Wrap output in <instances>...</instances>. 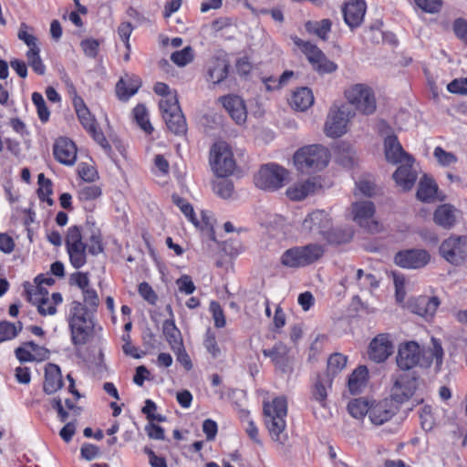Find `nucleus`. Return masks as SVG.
Returning <instances> with one entry per match:
<instances>
[{
    "label": "nucleus",
    "mask_w": 467,
    "mask_h": 467,
    "mask_svg": "<svg viewBox=\"0 0 467 467\" xmlns=\"http://www.w3.org/2000/svg\"><path fill=\"white\" fill-rule=\"evenodd\" d=\"M331 21L329 19H323L321 21L307 23V28L310 32L315 33L322 39H326L328 32L331 29Z\"/></svg>",
    "instance_id": "nucleus-53"
},
{
    "label": "nucleus",
    "mask_w": 467,
    "mask_h": 467,
    "mask_svg": "<svg viewBox=\"0 0 467 467\" xmlns=\"http://www.w3.org/2000/svg\"><path fill=\"white\" fill-rule=\"evenodd\" d=\"M348 358L340 353L331 355L327 360V372L331 375H337L347 366Z\"/></svg>",
    "instance_id": "nucleus-50"
},
{
    "label": "nucleus",
    "mask_w": 467,
    "mask_h": 467,
    "mask_svg": "<svg viewBox=\"0 0 467 467\" xmlns=\"http://www.w3.org/2000/svg\"><path fill=\"white\" fill-rule=\"evenodd\" d=\"M173 202L180 208L185 217L196 227L205 232L208 236L214 240L213 234V218L206 212L201 213V220L196 218L195 213L192 205H190L185 200L173 196Z\"/></svg>",
    "instance_id": "nucleus-19"
},
{
    "label": "nucleus",
    "mask_w": 467,
    "mask_h": 467,
    "mask_svg": "<svg viewBox=\"0 0 467 467\" xmlns=\"http://www.w3.org/2000/svg\"><path fill=\"white\" fill-rule=\"evenodd\" d=\"M384 154L386 161L391 164L413 163L414 159L404 151L395 135H389L384 139Z\"/></svg>",
    "instance_id": "nucleus-24"
},
{
    "label": "nucleus",
    "mask_w": 467,
    "mask_h": 467,
    "mask_svg": "<svg viewBox=\"0 0 467 467\" xmlns=\"http://www.w3.org/2000/svg\"><path fill=\"white\" fill-rule=\"evenodd\" d=\"M203 346L213 358H218L222 356L223 352L218 345L215 334L211 329H208L205 333Z\"/></svg>",
    "instance_id": "nucleus-48"
},
{
    "label": "nucleus",
    "mask_w": 467,
    "mask_h": 467,
    "mask_svg": "<svg viewBox=\"0 0 467 467\" xmlns=\"http://www.w3.org/2000/svg\"><path fill=\"white\" fill-rule=\"evenodd\" d=\"M350 216L358 226L368 233L374 234L380 230V225L375 218V206L370 201L353 202Z\"/></svg>",
    "instance_id": "nucleus-12"
},
{
    "label": "nucleus",
    "mask_w": 467,
    "mask_h": 467,
    "mask_svg": "<svg viewBox=\"0 0 467 467\" xmlns=\"http://www.w3.org/2000/svg\"><path fill=\"white\" fill-rule=\"evenodd\" d=\"M377 192L376 185L370 176H362L356 182L354 194L356 196L371 197Z\"/></svg>",
    "instance_id": "nucleus-41"
},
{
    "label": "nucleus",
    "mask_w": 467,
    "mask_h": 467,
    "mask_svg": "<svg viewBox=\"0 0 467 467\" xmlns=\"http://www.w3.org/2000/svg\"><path fill=\"white\" fill-rule=\"evenodd\" d=\"M210 164L218 177L231 175L236 168V162L230 145L224 141L214 143L210 150Z\"/></svg>",
    "instance_id": "nucleus-9"
},
{
    "label": "nucleus",
    "mask_w": 467,
    "mask_h": 467,
    "mask_svg": "<svg viewBox=\"0 0 467 467\" xmlns=\"http://www.w3.org/2000/svg\"><path fill=\"white\" fill-rule=\"evenodd\" d=\"M368 381V370L365 366H358L348 376V389L351 394L364 391Z\"/></svg>",
    "instance_id": "nucleus-32"
},
{
    "label": "nucleus",
    "mask_w": 467,
    "mask_h": 467,
    "mask_svg": "<svg viewBox=\"0 0 467 467\" xmlns=\"http://www.w3.org/2000/svg\"><path fill=\"white\" fill-rule=\"evenodd\" d=\"M140 78L134 77L126 76L122 78L117 84L116 91L118 97L122 100L129 99L131 96L137 93L140 87Z\"/></svg>",
    "instance_id": "nucleus-35"
},
{
    "label": "nucleus",
    "mask_w": 467,
    "mask_h": 467,
    "mask_svg": "<svg viewBox=\"0 0 467 467\" xmlns=\"http://www.w3.org/2000/svg\"><path fill=\"white\" fill-rule=\"evenodd\" d=\"M67 322L70 332L72 345L87 344L94 333V318L87 307L78 301H73L67 312Z\"/></svg>",
    "instance_id": "nucleus-2"
},
{
    "label": "nucleus",
    "mask_w": 467,
    "mask_h": 467,
    "mask_svg": "<svg viewBox=\"0 0 467 467\" xmlns=\"http://www.w3.org/2000/svg\"><path fill=\"white\" fill-rule=\"evenodd\" d=\"M350 112L343 106H333L327 117L324 132L327 137L339 138L348 131Z\"/></svg>",
    "instance_id": "nucleus-14"
},
{
    "label": "nucleus",
    "mask_w": 467,
    "mask_h": 467,
    "mask_svg": "<svg viewBox=\"0 0 467 467\" xmlns=\"http://www.w3.org/2000/svg\"><path fill=\"white\" fill-rule=\"evenodd\" d=\"M210 312L212 313L213 319L214 321V326L218 328L224 327L226 325L225 317L223 311V308L219 305V303L215 301H212L209 306Z\"/></svg>",
    "instance_id": "nucleus-56"
},
{
    "label": "nucleus",
    "mask_w": 467,
    "mask_h": 467,
    "mask_svg": "<svg viewBox=\"0 0 467 467\" xmlns=\"http://www.w3.org/2000/svg\"><path fill=\"white\" fill-rule=\"evenodd\" d=\"M433 157L441 167H452L458 162V157L451 151H447L441 146L435 147Z\"/></svg>",
    "instance_id": "nucleus-44"
},
{
    "label": "nucleus",
    "mask_w": 467,
    "mask_h": 467,
    "mask_svg": "<svg viewBox=\"0 0 467 467\" xmlns=\"http://www.w3.org/2000/svg\"><path fill=\"white\" fill-rule=\"evenodd\" d=\"M332 221L329 215L322 210H317L309 213L302 223V230L306 233L322 235L331 244L347 243L352 238V232L346 231L342 236H337L330 233Z\"/></svg>",
    "instance_id": "nucleus-7"
},
{
    "label": "nucleus",
    "mask_w": 467,
    "mask_h": 467,
    "mask_svg": "<svg viewBox=\"0 0 467 467\" xmlns=\"http://www.w3.org/2000/svg\"><path fill=\"white\" fill-rule=\"evenodd\" d=\"M213 190L217 195L221 196L222 198L227 199L231 197L234 191V187L230 182L221 181L214 184Z\"/></svg>",
    "instance_id": "nucleus-62"
},
{
    "label": "nucleus",
    "mask_w": 467,
    "mask_h": 467,
    "mask_svg": "<svg viewBox=\"0 0 467 467\" xmlns=\"http://www.w3.org/2000/svg\"><path fill=\"white\" fill-rule=\"evenodd\" d=\"M32 101L36 108L38 118L42 122H47L49 119L50 112L46 105L43 96L38 92L32 94Z\"/></svg>",
    "instance_id": "nucleus-54"
},
{
    "label": "nucleus",
    "mask_w": 467,
    "mask_h": 467,
    "mask_svg": "<svg viewBox=\"0 0 467 467\" xmlns=\"http://www.w3.org/2000/svg\"><path fill=\"white\" fill-rule=\"evenodd\" d=\"M438 186L435 182L427 175H424L419 182L417 198L421 202H432L437 195Z\"/></svg>",
    "instance_id": "nucleus-36"
},
{
    "label": "nucleus",
    "mask_w": 467,
    "mask_h": 467,
    "mask_svg": "<svg viewBox=\"0 0 467 467\" xmlns=\"http://www.w3.org/2000/svg\"><path fill=\"white\" fill-rule=\"evenodd\" d=\"M441 255L452 265H460L467 255V237L451 236L440 246Z\"/></svg>",
    "instance_id": "nucleus-18"
},
{
    "label": "nucleus",
    "mask_w": 467,
    "mask_h": 467,
    "mask_svg": "<svg viewBox=\"0 0 467 467\" xmlns=\"http://www.w3.org/2000/svg\"><path fill=\"white\" fill-rule=\"evenodd\" d=\"M370 401L366 398L353 399L348 403V411L353 418L363 420L368 416Z\"/></svg>",
    "instance_id": "nucleus-38"
},
{
    "label": "nucleus",
    "mask_w": 467,
    "mask_h": 467,
    "mask_svg": "<svg viewBox=\"0 0 467 467\" xmlns=\"http://www.w3.org/2000/svg\"><path fill=\"white\" fill-rule=\"evenodd\" d=\"M393 342L389 334H379L369 343L368 358L374 362L385 361L393 353Z\"/></svg>",
    "instance_id": "nucleus-22"
},
{
    "label": "nucleus",
    "mask_w": 467,
    "mask_h": 467,
    "mask_svg": "<svg viewBox=\"0 0 467 467\" xmlns=\"http://www.w3.org/2000/svg\"><path fill=\"white\" fill-rule=\"evenodd\" d=\"M314 103V95L308 88H299L292 92L289 99L290 106L298 111H305Z\"/></svg>",
    "instance_id": "nucleus-31"
},
{
    "label": "nucleus",
    "mask_w": 467,
    "mask_h": 467,
    "mask_svg": "<svg viewBox=\"0 0 467 467\" xmlns=\"http://www.w3.org/2000/svg\"><path fill=\"white\" fill-rule=\"evenodd\" d=\"M78 172L80 178L85 182H94L98 177L95 168L88 163H80L78 168Z\"/></svg>",
    "instance_id": "nucleus-60"
},
{
    "label": "nucleus",
    "mask_w": 467,
    "mask_h": 467,
    "mask_svg": "<svg viewBox=\"0 0 467 467\" xmlns=\"http://www.w3.org/2000/svg\"><path fill=\"white\" fill-rule=\"evenodd\" d=\"M443 359V349L440 341L431 338V347L421 351L420 347L414 341H409L399 347L396 358L397 365L403 370H410L415 366L429 368L431 365L439 370Z\"/></svg>",
    "instance_id": "nucleus-1"
},
{
    "label": "nucleus",
    "mask_w": 467,
    "mask_h": 467,
    "mask_svg": "<svg viewBox=\"0 0 467 467\" xmlns=\"http://www.w3.org/2000/svg\"><path fill=\"white\" fill-rule=\"evenodd\" d=\"M412 164L413 163L401 164L393 173V179L397 186L403 192L411 190L417 180V171Z\"/></svg>",
    "instance_id": "nucleus-28"
},
{
    "label": "nucleus",
    "mask_w": 467,
    "mask_h": 467,
    "mask_svg": "<svg viewBox=\"0 0 467 467\" xmlns=\"http://www.w3.org/2000/svg\"><path fill=\"white\" fill-rule=\"evenodd\" d=\"M144 452L148 456L149 464L150 467H167L165 458L157 455L150 448L145 447Z\"/></svg>",
    "instance_id": "nucleus-64"
},
{
    "label": "nucleus",
    "mask_w": 467,
    "mask_h": 467,
    "mask_svg": "<svg viewBox=\"0 0 467 467\" xmlns=\"http://www.w3.org/2000/svg\"><path fill=\"white\" fill-rule=\"evenodd\" d=\"M354 282L360 290H370L378 286L379 282L376 276L370 272L362 269L354 270Z\"/></svg>",
    "instance_id": "nucleus-40"
},
{
    "label": "nucleus",
    "mask_w": 467,
    "mask_h": 467,
    "mask_svg": "<svg viewBox=\"0 0 467 467\" xmlns=\"http://www.w3.org/2000/svg\"><path fill=\"white\" fill-rule=\"evenodd\" d=\"M22 329V324L18 322L16 325L10 322L0 323V342L14 338Z\"/></svg>",
    "instance_id": "nucleus-52"
},
{
    "label": "nucleus",
    "mask_w": 467,
    "mask_h": 467,
    "mask_svg": "<svg viewBox=\"0 0 467 467\" xmlns=\"http://www.w3.org/2000/svg\"><path fill=\"white\" fill-rule=\"evenodd\" d=\"M396 414V408L389 400H381L370 401L368 411V419L371 425L380 426L391 420Z\"/></svg>",
    "instance_id": "nucleus-21"
},
{
    "label": "nucleus",
    "mask_w": 467,
    "mask_h": 467,
    "mask_svg": "<svg viewBox=\"0 0 467 467\" xmlns=\"http://www.w3.org/2000/svg\"><path fill=\"white\" fill-rule=\"evenodd\" d=\"M162 331L171 348H180L182 346L181 332L173 319H167L162 324Z\"/></svg>",
    "instance_id": "nucleus-39"
},
{
    "label": "nucleus",
    "mask_w": 467,
    "mask_h": 467,
    "mask_svg": "<svg viewBox=\"0 0 467 467\" xmlns=\"http://www.w3.org/2000/svg\"><path fill=\"white\" fill-rule=\"evenodd\" d=\"M17 36L29 49L38 47L37 38L30 32V27L24 23L20 25Z\"/></svg>",
    "instance_id": "nucleus-55"
},
{
    "label": "nucleus",
    "mask_w": 467,
    "mask_h": 467,
    "mask_svg": "<svg viewBox=\"0 0 467 467\" xmlns=\"http://www.w3.org/2000/svg\"><path fill=\"white\" fill-rule=\"evenodd\" d=\"M154 91L163 97L160 101V109L169 130L175 134L184 133L186 122L176 94L171 92L169 87L162 82L154 85Z\"/></svg>",
    "instance_id": "nucleus-5"
},
{
    "label": "nucleus",
    "mask_w": 467,
    "mask_h": 467,
    "mask_svg": "<svg viewBox=\"0 0 467 467\" xmlns=\"http://www.w3.org/2000/svg\"><path fill=\"white\" fill-rule=\"evenodd\" d=\"M293 40L296 46L305 54L313 68L319 74H331L337 69V65L327 59L317 46L298 37H294Z\"/></svg>",
    "instance_id": "nucleus-11"
},
{
    "label": "nucleus",
    "mask_w": 467,
    "mask_h": 467,
    "mask_svg": "<svg viewBox=\"0 0 467 467\" xmlns=\"http://www.w3.org/2000/svg\"><path fill=\"white\" fill-rule=\"evenodd\" d=\"M133 115L137 124L145 133L150 134L152 132L153 127L149 120L145 106L137 105L133 109Z\"/></svg>",
    "instance_id": "nucleus-47"
},
{
    "label": "nucleus",
    "mask_w": 467,
    "mask_h": 467,
    "mask_svg": "<svg viewBox=\"0 0 467 467\" xmlns=\"http://www.w3.org/2000/svg\"><path fill=\"white\" fill-rule=\"evenodd\" d=\"M265 423L272 440L279 445L287 441L285 432L287 401L285 397H276L272 401L264 403Z\"/></svg>",
    "instance_id": "nucleus-4"
},
{
    "label": "nucleus",
    "mask_w": 467,
    "mask_h": 467,
    "mask_svg": "<svg viewBox=\"0 0 467 467\" xmlns=\"http://www.w3.org/2000/svg\"><path fill=\"white\" fill-rule=\"evenodd\" d=\"M330 388V383L327 380L317 379L312 388V399L317 401L321 407H326L327 390Z\"/></svg>",
    "instance_id": "nucleus-46"
},
{
    "label": "nucleus",
    "mask_w": 467,
    "mask_h": 467,
    "mask_svg": "<svg viewBox=\"0 0 467 467\" xmlns=\"http://www.w3.org/2000/svg\"><path fill=\"white\" fill-rule=\"evenodd\" d=\"M39 53V47L30 48L26 52V56L27 58L28 65L32 67V69L39 75H44L46 71V67L40 57Z\"/></svg>",
    "instance_id": "nucleus-49"
},
{
    "label": "nucleus",
    "mask_w": 467,
    "mask_h": 467,
    "mask_svg": "<svg viewBox=\"0 0 467 467\" xmlns=\"http://www.w3.org/2000/svg\"><path fill=\"white\" fill-rule=\"evenodd\" d=\"M431 261V254L424 249H408L398 252L394 263L405 269H420Z\"/></svg>",
    "instance_id": "nucleus-20"
},
{
    "label": "nucleus",
    "mask_w": 467,
    "mask_h": 467,
    "mask_svg": "<svg viewBox=\"0 0 467 467\" xmlns=\"http://www.w3.org/2000/svg\"><path fill=\"white\" fill-rule=\"evenodd\" d=\"M63 402L65 403L66 408L73 411L75 414L78 413V409L76 406L75 400H71L69 399L55 398L52 401L53 407L57 410L58 416L62 421H65L68 417V412L64 408Z\"/></svg>",
    "instance_id": "nucleus-45"
},
{
    "label": "nucleus",
    "mask_w": 467,
    "mask_h": 467,
    "mask_svg": "<svg viewBox=\"0 0 467 467\" xmlns=\"http://www.w3.org/2000/svg\"><path fill=\"white\" fill-rule=\"evenodd\" d=\"M38 183V197L41 201L46 202L49 206L54 203L53 199L51 198L53 190H52V182L46 178L43 173H40L37 178Z\"/></svg>",
    "instance_id": "nucleus-43"
},
{
    "label": "nucleus",
    "mask_w": 467,
    "mask_h": 467,
    "mask_svg": "<svg viewBox=\"0 0 467 467\" xmlns=\"http://www.w3.org/2000/svg\"><path fill=\"white\" fill-rule=\"evenodd\" d=\"M27 298L29 302L37 307L42 316H53L57 313V306L63 301L60 293H53L49 296L46 288H31L27 290Z\"/></svg>",
    "instance_id": "nucleus-15"
},
{
    "label": "nucleus",
    "mask_w": 467,
    "mask_h": 467,
    "mask_svg": "<svg viewBox=\"0 0 467 467\" xmlns=\"http://www.w3.org/2000/svg\"><path fill=\"white\" fill-rule=\"evenodd\" d=\"M459 213L454 206L445 203L437 207L433 213V220L436 224L448 229L455 224Z\"/></svg>",
    "instance_id": "nucleus-29"
},
{
    "label": "nucleus",
    "mask_w": 467,
    "mask_h": 467,
    "mask_svg": "<svg viewBox=\"0 0 467 467\" xmlns=\"http://www.w3.org/2000/svg\"><path fill=\"white\" fill-rule=\"evenodd\" d=\"M53 154L59 163L72 166L77 160V147L68 138L60 137L53 145Z\"/></svg>",
    "instance_id": "nucleus-25"
},
{
    "label": "nucleus",
    "mask_w": 467,
    "mask_h": 467,
    "mask_svg": "<svg viewBox=\"0 0 467 467\" xmlns=\"http://www.w3.org/2000/svg\"><path fill=\"white\" fill-rule=\"evenodd\" d=\"M441 302L436 296H420L411 306V310L419 316L433 317Z\"/></svg>",
    "instance_id": "nucleus-34"
},
{
    "label": "nucleus",
    "mask_w": 467,
    "mask_h": 467,
    "mask_svg": "<svg viewBox=\"0 0 467 467\" xmlns=\"http://www.w3.org/2000/svg\"><path fill=\"white\" fill-rule=\"evenodd\" d=\"M336 161L338 164L347 169H353L358 164V157L355 149L346 143H340L337 148Z\"/></svg>",
    "instance_id": "nucleus-33"
},
{
    "label": "nucleus",
    "mask_w": 467,
    "mask_h": 467,
    "mask_svg": "<svg viewBox=\"0 0 467 467\" xmlns=\"http://www.w3.org/2000/svg\"><path fill=\"white\" fill-rule=\"evenodd\" d=\"M342 13L345 23L350 28L358 27L364 19L366 4L363 0H346Z\"/></svg>",
    "instance_id": "nucleus-26"
},
{
    "label": "nucleus",
    "mask_w": 467,
    "mask_h": 467,
    "mask_svg": "<svg viewBox=\"0 0 467 467\" xmlns=\"http://www.w3.org/2000/svg\"><path fill=\"white\" fill-rule=\"evenodd\" d=\"M133 31V26L130 22H122L117 29L119 39L124 43L126 49H130V37Z\"/></svg>",
    "instance_id": "nucleus-58"
},
{
    "label": "nucleus",
    "mask_w": 467,
    "mask_h": 467,
    "mask_svg": "<svg viewBox=\"0 0 467 467\" xmlns=\"http://www.w3.org/2000/svg\"><path fill=\"white\" fill-rule=\"evenodd\" d=\"M346 102L356 113L370 116L377 110V99L373 88L366 83H352L344 88Z\"/></svg>",
    "instance_id": "nucleus-6"
},
{
    "label": "nucleus",
    "mask_w": 467,
    "mask_h": 467,
    "mask_svg": "<svg viewBox=\"0 0 467 467\" xmlns=\"http://www.w3.org/2000/svg\"><path fill=\"white\" fill-rule=\"evenodd\" d=\"M67 250L71 265L75 268L82 267L87 261L86 245L82 243V236L78 227H69L66 239Z\"/></svg>",
    "instance_id": "nucleus-17"
},
{
    "label": "nucleus",
    "mask_w": 467,
    "mask_h": 467,
    "mask_svg": "<svg viewBox=\"0 0 467 467\" xmlns=\"http://www.w3.org/2000/svg\"><path fill=\"white\" fill-rule=\"evenodd\" d=\"M16 243L14 239L5 233H0V251L10 254L15 251Z\"/></svg>",
    "instance_id": "nucleus-63"
},
{
    "label": "nucleus",
    "mask_w": 467,
    "mask_h": 467,
    "mask_svg": "<svg viewBox=\"0 0 467 467\" xmlns=\"http://www.w3.org/2000/svg\"><path fill=\"white\" fill-rule=\"evenodd\" d=\"M393 285L395 288V298L397 303L402 304L410 288V282L405 276L399 273H392Z\"/></svg>",
    "instance_id": "nucleus-42"
},
{
    "label": "nucleus",
    "mask_w": 467,
    "mask_h": 467,
    "mask_svg": "<svg viewBox=\"0 0 467 467\" xmlns=\"http://www.w3.org/2000/svg\"><path fill=\"white\" fill-rule=\"evenodd\" d=\"M418 378L413 372H402L398 374L390 389L391 399L399 403L409 400L418 389Z\"/></svg>",
    "instance_id": "nucleus-16"
},
{
    "label": "nucleus",
    "mask_w": 467,
    "mask_h": 467,
    "mask_svg": "<svg viewBox=\"0 0 467 467\" xmlns=\"http://www.w3.org/2000/svg\"><path fill=\"white\" fill-rule=\"evenodd\" d=\"M416 5L427 13H437L441 10V0H415Z\"/></svg>",
    "instance_id": "nucleus-61"
},
{
    "label": "nucleus",
    "mask_w": 467,
    "mask_h": 467,
    "mask_svg": "<svg viewBox=\"0 0 467 467\" xmlns=\"http://www.w3.org/2000/svg\"><path fill=\"white\" fill-rule=\"evenodd\" d=\"M319 187L316 179L308 178L290 184L285 190V195L293 202H299L316 192Z\"/></svg>",
    "instance_id": "nucleus-27"
},
{
    "label": "nucleus",
    "mask_w": 467,
    "mask_h": 467,
    "mask_svg": "<svg viewBox=\"0 0 467 467\" xmlns=\"http://www.w3.org/2000/svg\"><path fill=\"white\" fill-rule=\"evenodd\" d=\"M322 254L323 249L317 244L296 246L282 254L281 263L290 268L304 267L319 259Z\"/></svg>",
    "instance_id": "nucleus-10"
},
{
    "label": "nucleus",
    "mask_w": 467,
    "mask_h": 467,
    "mask_svg": "<svg viewBox=\"0 0 467 467\" xmlns=\"http://www.w3.org/2000/svg\"><path fill=\"white\" fill-rule=\"evenodd\" d=\"M331 159L329 150L321 144H310L298 149L293 155V164L301 173H315L326 169Z\"/></svg>",
    "instance_id": "nucleus-3"
},
{
    "label": "nucleus",
    "mask_w": 467,
    "mask_h": 467,
    "mask_svg": "<svg viewBox=\"0 0 467 467\" xmlns=\"http://www.w3.org/2000/svg\"><path fill=\"white\" fill-rule=\"evenodd\" d=\"M101 195V190L97 185H87L82 187L78 192L80 201H92Z\"/></svg>",
    "instance_id": "nucleus-57"
},
{
    "label": "nucleus",
    "mask_w": 467,
    "mask_h": 467,
    "mask_svg": "<svg viewBox=\"0 0 467 467\" xmlns=\"http://www.w3.org/2000/svg\"><path fill=\"white\" fill-rule=\"evenodd\" d=\"M176 285L178 290L185 295H192L196 289L192 278L187 275H183L178 278L176 280Z\"/></svg>",
    "instance_id": "nucleus-59"
},
{
    "label": "nucleus",
    "mask_w": 467,
    "mask_h": 467,
    "mask_svg": "<svg viewBox=\"0 0 467 467\" xmlns=\"http://www.w3.org/2000/svg\"><path fill=\"white\" fill-rule=\"evenodd\" d=\"M289 178V171L276 163H267L260 167L254 174L256 187L265 191H276L284 186Z\"/></svg>",
    "instance_id": "nucleus-8"
},
{
    "label": "nucleus",
    "mask_w": 467,
    "mask_h": 467,
    "mask_svg": "<svg viewBox=\"0 0 467 467\" xmlns=\"http://www.w3.org/2000/svg\"><path fill=\"white\" fill-rule=\"evenodd\" d=\"M63 386L62 375L58 366L48 363L45 368L44 391L53 394Z\"/></svg>",
    "instance_id": "nucleus-30"
},
{
    "label": "nucleus",
    "mask_w": 467,
    "mask_h": 467,
    "mask_svg": "<svg viewBox=\"0 0 467 467\" xmlns=\"http://www.w3.org/2000/svg\"><path fill=\"white\" fill-rule=\"evenodd\" d=\"M72 103L83 128L93 137V139L103 148L108 146V142L103 133L98 129L95 118L86 106L83 99L76 92L72 97Z\"/></svg>",
    "instance_id": "nucleus-13"
},
{
    "label": "nucleus",
    "mask_w": 467,
    "mask_h": 467,
    "mask_svg": "<svg viewBox=\"0 0 467 467\" xmlns=\"http://www.w3.org/2000/svg\"><path fill=\"white\" fill-rule=\"evenodd\" d=\"M220 102L235 124L242 126L247 120V108L244 100L236 95L220 98Z\"/></svg>",
    "instance_id": "nucleus-23"
},
{
    "label": "nucleus",
    "mask_w": 467,
    "mask_h": 467,
    "mask_svg": "<svg viewBox=\"0 0 467 467\" xmlns=\"http://www.w3.org/2000/svg\"><path fill=\"white\" fill-rule=\"evenodd\" d=\"M228 75V66L223 59L213 60L207 71V80L213 84H219L226 78Z\"/></svg>",
    "instance_id": "nucleus-37"
},
{
    "label": "nucleus",
    "mask_w": 467,
    "mask_h": 467,
    "mask_svg": "<svg viewBox=\"0 0 467 467\" xmlns=\"http://www.w3.org/2000/svg\"><path fill=\"white\" fill-rule=\"evenodd\" d=\"M194 53L191 47H186L180 51L171 55V61L178 67H184L193 60Z\"/></svg>",
    "instance_id": "nucleus-51"
}]
</instances>
